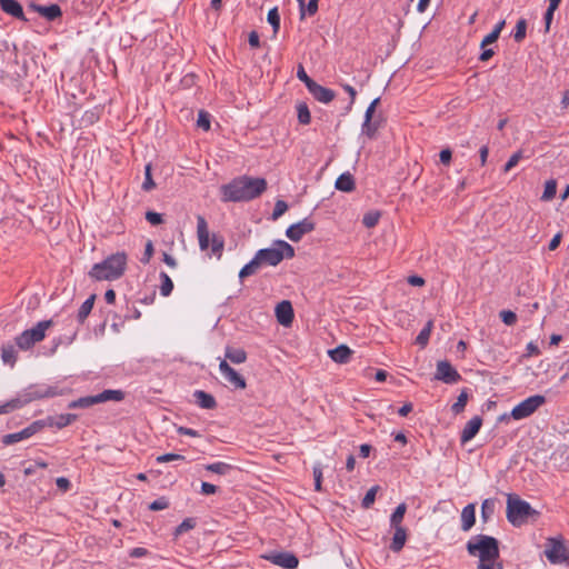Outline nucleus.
Listing matches in <instances>:
<instances>
[{
    "label": "nucleus",
    "instance_id": "f257e3e1",
    "mask_svg": "<svg viewBox=\"0 0 569 569\" xmlns=\"http://www.w3.org/2000/svg\"><path fill=\"white\" fill-rule=\"evenodd\" d=\"M267 189V181L263 178L242 176L223 186V201H249L261 196Z\"/></svg>",
    "mask_w": 569,
    "mask_h": 569
},
{
    "label": "nucleus",
    "instance_id": "f03ea898",
    "mask_svg": "<svg viewBox=\"0 0 569 569\" xmlns=\"http://www.w3.org/2000/svg\"><path fill=\"white\" fill-rule=\"evenodd\" d=\"M128 256L117 252L107 257L103 261L94 263L89 271V277L96 281H113L121 278L127 269Z\"/></svg>",
    "mask_w": 569,
    "mask_h": 569
},
{
    "label": "nucleus",
    "instance_id": "7ed1b4c3",
    "mask_svg": "<svg viewBox=\"0 0 569 569\" xmlns=\"http://www.w3.org/2000/svg\"><path fill=\"white\" fill-rule=\"evenodd\" d=\"M467 550L470 556L479 557V563L496 561L499 558L498 541L490 536L479 535L469 540Z\"/></svg>",
    "mask_w": 569,
    "mask_h": 569
},
{
    "label": "nucleus",
    "instance_id": "20e7f679",
    "mask_svg": "<svg viewBox=\"0 0 569 569\" xmlns=\"http://www.w3.org/2000/svg\"><path fill=\"white\" fill-rule=\"evenodd\" d=\"M539 512L535 510L529 502L520 499L517 495H508L507 498V519L515 527H521L530 518H537Z\"/></svg>",
    "mask_w": 569,
    "mask_h": 569
},
{
    "label": "nucleus",
    "instance_id": "39448f33",
    "mask_svg": "<svg viewBox=\"0 0 569 569\" xmlns=\"http://www.w3.org/2000/svg\"><path fill=\"white\" fill-rule=\"evenodd\" d=\"M257 260H260L261 266H277L283 258H292L295 249L291 244L283 240H277L272 248L260 249L256 253Z\"/></svg>",
    "mask_w": 569,
    "mask_h": 569
},
{
    "label": "nucleus",
    "instance_id": "423d86ee",
    "mask_svg": "<svg viewBox=\"0 0 569 569\" xmlns=\"http://www.w3.org/2000/svg\"><path fill=\"white\" fill-rule=\"evenodd\" d=\"M52 320L38 322L33 328L24 330L16 338L17 346L22 350L30 349L34 343L40 342L46 337V331L52 327Z\"/></svg>",
    "mask_w": 569,
    "mask_h": 569
},
{
    "label": "nucleus",
    "instance_id": "0eeeda50",
    "mask_svg": "<svg viewBox=\"0 0 569 569\" xmlns=\"http://www.w3.org/2000/svg\"><path fill=\"white\" fill-rule=\"evenodd\" d=\"M545 556L549 562L556 563H568L569 562V548L565 545L561 537L548 538L545 549Z\"/></svg>",
    "mask_w": 569,
    "mask_h": 569
},
{
    "label": "nucleus",
    "instance_id": "6e6552de",
    "mask_svg": "<svg viewBox=\"0 0 569 569\" xmlns=\"http://www.w3.org/2000/svg\"><path fill=\"white\" fill-rule=\"evenodd\" d=\"M546 399L543 396L536 395L531 396L520 403H518L511 411V417L515 420H521L531 416L540 406L545 403Z\"/></svg>",
    "mask_w": 569,
    "mask_h": 569
},
{
    "label": "nucleus",
    "instance_id": "1a4fd4ad",
    "mask_svg": "<svg viewBox=\"0 0 569 569\" xmlns=\"http://www.w3.org/2000/svg\"><path fill=\"white\" fill-rule=\"evenodd\" d=\"M261 558L284 569H296L299 565L298 558L291 552H271L262 555Z\"/></svg>",
    "mask_w": 569,
    "mask_h": 569
},
{
    "label": "nucleus",
    "instance_id": "9d476101",
    "mask_svg": "<svg viewBox=\"0 0 569 569\" xmlns=\"http://www.w3.org/2000/svg\"><path fill=\"white\" fill-rule=\"evenodd\" d=\"M315 222L309 219L305 218L303 220L291 224L286 230V236L293 242H298L305 234L310 233L315 230Z\"/></svg>",
    "mask_w": 569,
    "mask_h": 569
},
{
    "label": "nucleus",
    "instance_id": "9b49d317",
    "mask_svg": "<svg viewBox=\"0 0 569 569\" xmlns=\"http://www.w3.org/2000/svg\"><path fill=\"white\" fill-rule=\"evenodd\" d=\"M42 428H43L42 422L34 421L30 426H28L27 428L22 429L19 432L9 433V435L3 436L2 443L9 446V445L19 442L21 440L28 439L31 436H33L34 433H37L38 431H40Z\"/></svg>",
    "mask_w": 569,
    "mask_h": 569
},
{
    "label": "nucleus",
    "instance_id": "f8f14e48",
    "mask_svg": "<svg viewBox=\"0 0 569 569\" xmlns=\"http://www.w3.org/2000/svg\"><path fill=\"white\" fill-rule=\"evenodd\" d=\"M435 378L445 383H455L460 380L459 372L446 360L438 361Z\"/></svg>",
    "mask_w": 569,
    "mask_h": 569
},
{
    "label": "nucleus",
    "instance_id": "ddd939ff",
    "mask_svg": "<svg viewBox=\"0 0 569 569\" xmlns=\"http://www.w3.org/2000/svg\"><path fill=\"white\" fill-rule=\"evenodd\" d=\"M219 369L223 378L233 387L238 389H244L247 387L244 378L231 368L226 359L220 361Z\"/></svg>",
    "mask_w": 569,
    "mask_h": 569
},
{
    "label": "nucleus",
    "instance_id": "4468645a",
    "mask_svg": "<svg viewBox=\"0 0 569 569\" xmlns=\"http://www.w3.org/2000/svg\"><path fill=\"white\" fill-rule=\"evenodd\" d=\"M276 317L280 325L284 327L290 326L293 320V308L291 302L288 300L279 302L276 307Z\"/></svg>",
    "mask_w": 569,
    "mask_h": 569
},
{
    "label": "nucleus",
    "instance_id": "2eb2a0df",
    "mask_svg": "<svg viewBox=\"0 0 569 569\" xmlns=\"http://www.w3.org/2000/svg\"><path fill=\"white\" fill-rule=\"evenodd\" d=\"M482 419L479 416L471 418L461 431L460 440L462 443L470 441L480 430Z\"/></svg>",
    "mask_w": 569,
    "mask_h": 569
},
{
    "label": "nucleus",
    "instance_id": "dca6fc26",
    "mask_svg": "<svg viewBox=\"0 0 569 569\" xmlns=\"http://www.w3.org/2000/svg\"><path fill=\"white\" fill-rule=\"evenodd\" d=\"M197 236L200 249L207 250L210 247V234L208 223L202 216L197 217Z\"/></svg>",
    "mask_w": 569,
    "mask_h": 569
},
{
    "label": "nucleus",
    "instance_id": "f3484780",
    "mask_svg": "<svg viewBox=\"0 0 569 569\" xmlns=\"http://www.w3.org/2000/svg\"><path fill=\"white\" fill-rule=\"evenodd\" d=\"M308 90L313 96V98L316 100H318L319 102H322V103H329L336 97V93L333 90L322 87L317 82H315Z\"/></svg>",
    "mask_w": 569,
    "mask_h": 569
},
{
    "label": "nucleus",
    "instance_id": "a211bd4d",
    "mask_svg": "<svg viewBox=\"0 0 569 569\" xmlns=\"http://www.w3.org/2000/svg\"><path fill=\"white\" fill-rule=\"evenodd\" d=\"M2 11L17 19L26 21L22 6L17 0H0Z\"/></svg>",
    "mask_w": 569,
    "mask_h": 569
},
{
    "label": "nucleus",
    "instance_id": "6ab92c4d",
    "mask_svg": "<svg viewBox=\"0 0 569 569\" xmlns=\"http://www.w3.org/2000/svg\"><path fill=\"white\" fill-rule=\"evenodd\" d=\"M476 522V506L473 503L467 505L461 511V529L469 531Z\"/></svg>",
    "mask_w": 569,
    "mask_h": 569
},
{
    "label": "nucleus",
    "instance_id": "aec40b11",
    "mask_svg": "<svg viewBox=\"0 0 569 569\" xmlns=\"http://www.w3.org/2000/svg\"><path fill=\"white\" fill-rule=\"evenodd\" d=\"M329 357L337 363H347L350 360L352 350L346 345H340L328 351Z\"/></svg>",
    "mask_w": 569,
    "mask_h": 569
},
{
    "label": "nucleus",
    "instance_id": "412c9836",
    "mask_svg": "<svg viewBox=\"0 0 569 569\" xmlns=\"http://www.w3.org/2000/svg\"><path fill=\"white\" fill-rule=\"evenodd\" d=\"M395 529V535L392 537V542L390 545V549L393 552H399L402 550L406 541H407V530L402 526L392 527Z\"/></svg>",
    "mask_w": 569,
    "mask_h": 569
},
{
    "label": "nucleus",
    "instance_id": "4be33fe9",
    "mask_svg": "<svg viewBox=\"0 0 569 569\" xmlns=\"http://www.w3.org/2000/svg\"><path fill=\"white\" fill-rule=\"evenodd\" d=\"M31 8L50 21L57 19L62 13L58 4H50L48 7L31 4Z\"/></svg>",
    "mask_w": 569,
    "mask_h": 569
},
{
    "label": "nucleus",
    "instance_id": "5701e85b",
    "mask_svg": "<svg viewBox=\"0 0 569 569\" xmlns=\"http://www.w3.org/2000/svg\"><path fill=\"white\" fill-rule=\"evenodd\" d=\"M193 397L197 403L203 409H214L217 407V401L210 393H207L202 390H197L193 393Z\"/></svg>",
    "mask_w": 569,
    "mask_h": 569
},
{
    "label": "nucleus",
    "instance_id": "b1692460",
    "mask_svg": "<svg viewBox=\"0 0 569 569\" xmlns=\"http://www.w3.org/2000/svg\"><path fill=\"white\" fill-rule=\"evenodd\" d=\"M335 186L340 191L350 192L355 189V179L349 172H345L338 177Z\"/></svg>",
    "mask_w": 569,
    "mask_h": 569
},
{
    "label": "nucleus",
    "instance_id": "393cba45",
    "mask_svg": "<svg viewBox=\"0 0 569 569\" xmlns=\"http://www.w3.org/2000/svg\"><path fill=\"white\" fill-rule=\"evenodd\" d=\"M224 356L226 359L236 365L243 363L247 360V352L243 349H233L231 347H227Z\"/></svg>",
    "mask_w": 569,
    "mask_h": 569
},
{
    "label": "nucleus",
    "instance_id": "a878e982",
    "mask_svg": "<svg viewBox=\"0 0 569 569\" xmlns=\"http://www.w3.org/2000/svg\"><path fill=\"white\" fill-rule=\"evenodd\" d=\"M98 402L106 401H121L124 398V393L121 390H104L99 395H96Z\"/></svg>",
    "mask_w": 569,
    "mask_h": 569
},
{
    "label": "nucleus",
    "instance_id": "bb28decb",
    "mask_svg": "<svg viewBox=\"0 0 569 569\" xmlns=\"http://www.w3.org/2000/svg\"><path fill=\"white\" fill-rule=\"evenodd\" d=\"M505 27V20L498 22L493 30L488 33L481 41V48H486L488 44L496 42Z\"/></svg>",
    "mask_w": 569,
    "mask_h": 569
},
{
    "label": "nucleus",
    "instance_id": "cd10ccee",
    "mask_svg": "<svg viewBox=\"0 0 569 569\" xmlns=\"http://www.w3.org/2000/svg\"><path fill=\"white\" fill-rule=\"evenodd\" d=\"M1 359L6 365L13 367L17 361V351L13 346L6 345L1 348Z\"/></svg>",
    "mask_w": 569,
    "mask_h": 569
},
{
    "label": "nucleus",
    "instance_id": "c85d7f7f",
    "mask_svg": "<svg viewBox=\"0 0 569 569\" xmlns=\"http://www.w3.org/2000/svg\"><path fill=\"white\" fill-rule=\"evenodd\" d=\"M96 300V295H91L80 307L78 311V320L83 322L91 312Z\"/></svg>",
    "mask_w": 569,
    "mask_h": 569
},
{
    "label": "nucleus",
    "instance_id": "c756f323",
    "mask_svg": "<svg viewBox=\"0 0 569 569\" xmlns=\"http://www.w3.org/2000/svg\"><path fill=\"white\" fill-rule=\"evenodd\" d=\"M260 267V260H257V256H254L253 259L240 270L239 278L244 279L246 277L254 274Z\"/></svg>",
    "mask_w": 569,
    "mask_h": 569
},
{
    "label": "nucleus",
    "instance_id": "7c9ffc66",
    "mask_svg": "<svg viewBox=\"0 0 569 569\" xmlns=\"http://www.w3.org/2000/svg\"><path fill=\"white\" fill-rule=\"evenodd\" d=\"M96 403H99L97 396H88V397H82V398L71 401L68 407L71 409L89 408Z\"/></svg>",
    "mask_w": 569,
    "mask_h": 569
},
{
    "label": "nucleus",
    "instance_id": "2f4dec72",
    "mask_svg": "<svg viewBox=\"0 0 569 569\" xmlns=\"http://www.w3.org/2000/svg\"><path fill=\"white\" fill-rule=\"evenodd\" d=\"M407 511V505L406 503H400L396 510L393 511V513L391 515L390 517V526L391 527H398V526H401V522L403 520V517H405V513Z\"/></svg>",
    "mask_w": 569,
    "mask_h": 569
},
{
    "label": "nucleus",
    "instance_id": "473e14b6",
    "mask_svg": "<svg viewBox=\"0 0 569 569\" xmlns=\"http://www.w3.org/2000/svg\"><path fill=\"white\" fill-rule=\"evenodd\" d=\"M298 120L301 124H309L311 121V114L307 103L300 102L297 104Z\"/></svg>",
    "mask_w": 569,
    "mask_h": 569
},
{
    "label": "nucleus",
    "instance_id": "72a5a7b5",
    "mask_svg": "<svg viewBox=\"0 0 569 569\" xmlns=\"http://www.w3.org/2000/svg\"><path fill=\"white\" fill-rule=\"evenodd\" d=\"M204 468H206V470L211 471L217 475H227L232 469V466H230L229 463L219 461V462L207 465V466H204Z\"/></svg>",
    "mask_w": 569,
    "mask_h": 569
},
{
    "label": "nucleus",
    "instance_id": "f704fd0d",
    "mask_svg": "<svg viewBox=\"0 0 569 569\" xmlns=\"http://www.w3.org/2000/svg\"><path fill=\"white\" fill-rule=\"evenodd\" d=\"M432 327H433V322L431 320H429L416 339L418 345H420L421 347H425L428 343Z\"/></svg>",
    "mask_w": 569,
    "mask_h": 569
},
{
    "label": "nucleus",
    "instance_id": "c9c22d12",
    "mask_svg": "<svg viewBox=\"0 0 569 569\" xmlns=\"http://www.w3.org/2000/svg\"><path fill=\"white\" fill-rule=\"evenodd\" d=\"M160 278H161L160 293L163 297H168L173 289V282H172L171 278L166 272H161Z\"/></svg>",
    "mask_w": 569,
    "mask_h": 569
},
{
    "label": "nucleus",
    "instance_id": "e433bc0d",
    "mask_svg": "<svg viewBox=\"0 0 569 569\" xmlns=\"http://www.w3.org/2000/svg\"><path fill=\"white\" fill-rule=\"evenodd\" d=\"M468 402V393L463 390L457 398V401L451 406V411L455 415H458L465 410V407Z\"/></svg>",
    "mask_w": 569,
    "mask_h": 569
},
{
    "label": "nucleus",
    "instance_id": "4c0bfd02",
    "mask_svg": "<svg viewBox=\"0 0 569 569\" xmlns=\"http://www.w3.org/2000/svg\"><path fill=\"white\" fill-rule=\"evenodd\" d=\"M267 20L272 26L273 33L276 34L280 28V14L277 7L269 10Z\"/></svg>",
    "mask_w": 569,
    "mask_h": 569
},
{
    "label": "nucleus",
    "instance_id": "58836bf2",
    "mask_svg": "<svg viewBox=\"0 0 569 569\" xmlns=\"http://www.w3.org/2000/svg\"><path fill=\"white\" fill-rule=\"evenodd\" d=\"M556 192H557L556 180H553V179L548 180L545 184V190H543L541 199L543 201H549L556 196Z\"/></svg>",
    "mask_w": 569,
    "mask_h": 569
},
{
    "label": "nucleus",
    "instance_id": "ea45409f",
    "mask_svg": "<svg viewBox=\"0 0 569 569\" xmlns=\"http://www.w3.org/2000/svg\"><path fill=\"white\" fill-rule=\"evenodd\" d=\"M495 512V501L486 499L481 505V518L487 521Z\"/></svg>",
    "mask_w": 569,
    "mask_h": 569
},
{
    "label": "nucleus",
    "instance_id": "a19ab883",
    "mask_svg": "<svg viewBox=\"0 0 569 569\" xmlns=\"http://www.w3.org/2000/svg\"><path fill=\"white\" fill-rule=\"evenodd\" d=\"M527 30V21L526 19L518 20L516 24V31L513 33V39L516 42H521L526 38Z\"/></svg>",
    "mask_w": 569,
    "mask_h": 569
},
{
    "label": "nucleus",
    "instance_id": "79ce46f5",
    "mask_svg": "<svg viewBox=\"0 0 569 569\" xmlns=\"http://www.w3.org/2000/svg\"><path fill=\"white\" fill-rule=\"evenodd\" d=\"M77 416L73 415V413H64V415H60L57 417L56 421H54V425L58 427V428H64L69 425H71L73 421L77 420Z\"/></svg>",
    "mask_w": 569,
    "mask_h": 569
},
{
    "label": "nucleus",
    "instance_id": "37998d69",
    "mask_svg": "<svg viewBox=\"0 0 569 569\" xmlns=\"http://www.w3.org/2000/svg\"><path fill=\"white\" fill-rule=\"evenodd\" d=\"M379 219H380V213L378 211H370L363 216L362 223L367 228H373L379 222Z\"/></svg>",
    "mask_w": 569,
    "mask_h": 569
},
{
    "label": "nucleus",
    "instance_id": "c03bdc74",
    "mask_svg": "<svg viewBox=\"0 0 569 569\" xmlns=\"http://www.w3.org/2000/svg\"><path fill=\"white\" fill-rule=\"evenodd\" d=\"M194 527H196V520L192 518H187L176 528L174 536L176 537L180 536L183 532H187V531L193 529Z\"/></svg>",
    "mask_w": 569,
    "mask_h": 569
},
{
    "label": "nucleus",
    "instance_id": "a18cd8bd",
    "mask_svg": "<svg viewBox=\"0 0 569 569\" xmlns=\"http://www.w3.org/2000/svg\"><path fill=\"white\" fill-rule=\"evenodd\" d=\"M378 490H379V487L375 486L367 491L366 496L362 499L363 508L368 509L373 505Z\"/></svg>",
    "mask_w": 569,
    "mask_h": 569
},
{
    "label": "nucleus",
    "instance_id": "49530a36",
    "mask_svg": "<svg viewBox=\"0 0 569 569\" xmlns=\"http://www.w3.org/2000/svg\"><path fill=\"white\" fill-rule=\"evenodd\" d=\"M523 158V153L521 150L515 152L509 160L506 162L503 167L505 172H509L512 168H515L519 161Z\"/></svg>",
    "mask_w": 569,
    "mask_h": 569
},
{
    "label": "nucleus",
    "instance_id": "de8ad7c7",
    "mask_svg": "<svg viewBox=\"0 0 569 569\" xmlns=\"http://www.w3.org/2000/svg\"><path fill=\"white\" fill-rule=\"evenodd\" d=\"M144 176H146V178L142 183V189L144 191H150L151 189H153L156 187V183L151 177V164L150 163H148L144 168Z\"/></svg>",
    "mask_w": 569,
    "mask_h": 569
},
{
    "label": "nucleus",
    "instance_id": "09e8293b",
    "mask_svg": "<svg viewBox=\"0 0 569 569\" xmlns=\"http://www.w3.org/2000/svg\"><path fill=\"white\" fill-rule=\"evenodd\" d=\"M197 126L204 131H208L210 129V114L203 110L199 111Z\"/></svg>",
    "mask_w": 569,
    "mask_h": 569
},
{
    "label": "nucleus",
    "instance_id": "8fccbe9b",
    "mask_svg": "<svg viewBox=\"0 0 569 569\" xmlns=\"http://www.w3.org/2000/svg\"><path fill=\"white\" fill-rule=\"evenodd\" d=\"M378 130V124L373 122L372 120L370 122H363L362 123V134L367 136L369 139L375 138L376 132Z\"/></svg>",
    "mask_w": 569,
    "mask_h": 569
},
{
    "label": "nucleus",
    "instance_id": "3c124183",
    "mask_svg": "<svg viewBox=\"0 0 569 569\" xmlns=\"http://www.w3.org/2000/svg\"><path fill=\"white\" fill-rule=\"evenodd\" d=\"M500 318L507 326H513L517 322V315L511 310H502Z\"/></svg>",
    "mask_w": 569,
    "mask_h": 569
},
{
    "label": "nucleus",
    "instance_id": "603ef678",
    "mask_svg": "<svg viewBox=\"0 0 569 569\" xmlns=\"http://www.w3.org/2000/svg\"><path fill=\"white\" fill-rule=\"evenodd\" d=\"M288 210V204L283 200H278L274 204V209L272 212V219L277 220Z\"/></svg>",
    "mask_w": 569,
    "mask_h": 569
},
{
    "label": "nucleus",
    "instance_id": "864d4df0",
    "mask_svg": "<svg viewBox=\"0 0 569 569\" xmlns=\"http://www.w3.org/2000/svg\"><path fill=\"white\" fill-rule=\"evenodd\" d=\"M297 77L306 84L308 89L316 82L307 74L305 68L301 64L298 67Z\"/></svg>",
    "mask_w": 569,
    "mask_h": 569
},
{
    "label": "nucleus",
    "instance_id": "5fc2aeb1",
    "mask_svg": "<svg viewBox=\"0 0 569 569\" xmlns=\"http://www.w3.org/2000/svg\"><path fill=\"white\" fill-rule=\"evenodd\" d=\"M184 460V457L178 453H164L157 457L158 463H164L170 461Z\"/></svg>",
    "mask_w": 569,
    "mask_h": 569
},
{
    "label": "nucleus",
    "instance_id": "6e6d98bb",
    "mask_svg": "<svg viewBox=\"0 0 569 569\" xmlns=\"http://www.w3.org/2000/svg\"><path fill=\"white\" fill-rule=\"evenodd\" d=\"M20 403L21 402L18 399L6 402L4 405L0 406V415L11 412L12 410L19 408Z\"/></svg>",
    "mask_w": 569,
    "mask_h": 569
},
{
    "label": "nucleus",
    "instance_id": "4d7b16f0",
    "mask_svg": "<svg viewBox=\"0 0 569 569\" xmlns=\"http://www.w3.org/2000/svg\"><path fill=\"white\" fill-rule=\"evenodd\" d=\"M379 101H380L379 98H376L375 100L371 101V103L369 104V107L366 110L363 122H370L372 120L373 113L376 111L377 106L379 104Z\"/></svg>",
    "mask_w": 569,
    "mask_h": 569
},
{
    "label": "nucleus",
    "instance_id": "13d9d810",
    "mask_svg": "<svg viewBox=\"0 0 569 569\" xmlns=\"http://www.w3.org/2000/svg\"><path fill=\"white\" fill-rule=\"evenodd\" d=\"M146 219L148 222H150L152 226H158L163 222L162 216L154 211H147L146 212Z\"/></svg>",
    "mask_w": 569,
    "mask_h": 569
},
{
    "label": "nucleus",
    "instance_id": "bf43d9fd",
    "mask_svg": "<svg viewBox=\"0 0 569 569\" xmlns=\"http://www.w3.org/2000/svg\"><path fill=\"white\" fill-rule=\"evenodd\" d=\"M315 488L317 491L321 490L322 469L320 466L313 467Z\"/></svg>",
    "mask_w": 569,
    "mask_h": 569
},
{
    "label": "nucleus",
    "instance_id": "052dcab7",
    "mask_svg": "<svg viewBox=\"0 0 569 569\" xmlns=\"http://www.w3.org/2000/svg\"><path fill=\"white\" fill-rule=\"evenodd\" d=\"M149 508H150V510H153V511L163 510V509L168 508V501L163 498H160V499L151 502Z\"/></svg>",
    "mask_w": 569,
    "mask_h": 569
},
{
    "label": "nucleus",
    "instance_id": "680f3d73",
    "mask_svg": "<svg viewBox=\"0 0 569 569\" xmlns=\"http://www.w3.org/2000/svg\"><path fill=\"white\" fill-rule=\"evenodd\" d=\"M223 249L222 240H219L216 236L212 237L211 251L214 254H220Z\"/></svg>",
    "mask_w": 569,
    "mask_h": 569
},
{
    "label": "nucleus",
    "instance_id": "e2e57ef3",
    "mask_svg": "<svg viewBox=\"0 0 569 569\" xmlns=\"http://www.w3.org/2000/svg\"><path fill=\"white\" fill-rule=\"evenodd\" d=\"M441 163L448 166L452 158V152L449 148L442 149L439 153Z\"/></svg>",
    "mask_w": 569,
    "mask_h": 569
},
{
    "label": "nucleus",
    "instance_id": "0e129e2a",
    "mask_svg": "<svg viewBox=\"0 0 569 569\" xmlns=\"http://www.w3.org/2000/svg\"><path fill=\"white\" fill-rule=\"evenodd\" d=\"M218 490L217 486L212 485V483H209V482H202L201 483V492L203 495H213L216 493Z\"/></svg>",
    "mask_w": 569,
    "mask_h": 569
},
{
    "label": "nucleus",
    "instance_id": "69168bd1",
    "mask_svg": "<svg viewBox=\"0 0 569 569\" xmlns=\"http://www.w3.org/2000/svg\"><path fill=\"white\" fill-rule=\"evenodd\" d=\"M318 1L319 0H309L307 7L305 8V13L313 16L318 10Z\"/></svg>",
    "mask_w": 569,
    "mask_h": 569
},
{
    "label": "nucleus",
    "instance_id": "338daca9",
    "mask_svg": "<svg viewBox=\"0 0 569 569\" xmlns=\"http://www.w3.org/2000/svg\"><path fill=\"white\" fill-rule=\"evenodd\" d=\"M179 435L190 436V437H200L199 432L194 429L187 428V427H179L177 429Z\"/></svg>",
    "mask_w": 569,
    "mask_h": 569
},
{
    "label": "nucleus",
    "instance_id": "774afa93",
    "mask_svg": "<svg viewBox=\"0 0 569 569\" xmlns=\"http://www.w3.org/2000/svg\"><path fill=\"white\" fill-rule=\"evenodd\" d=\"M478 569H502V565L496 561L479 563Z\"/></svg>",
    "mask_w": 569,
    "mask_h": 569
}]
</instances>
